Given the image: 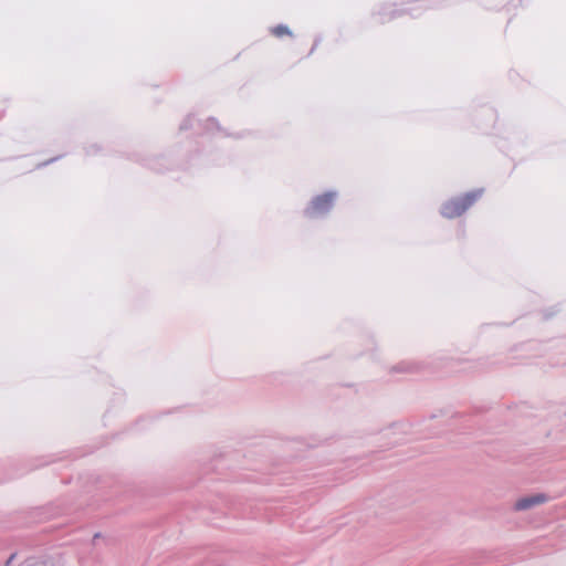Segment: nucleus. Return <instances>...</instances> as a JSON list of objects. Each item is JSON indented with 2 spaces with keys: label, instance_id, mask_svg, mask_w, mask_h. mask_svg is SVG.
Returning <instances> with one entry per match:
<instances>
[{
  "label": "nucleus",
  "instance_id": "nucleus-1",
  "mask_svg": "<svg viewBox=\"0 0 566 566\" xmlns=\"http://www.w3.org/2000/svg\"><path fill=\"white\" fill-rule=\"evenodd\" d=\"M482 193L483 190L478 189L452 198L442 205L440 212L448 219L458 218L472 207L482 197Z\"/></svg>",
  "mask_w": 566,
  "mask_h": 566
},
{
  "label": "nucleus",
  "instance_id": "nucleus-2",
  "mask_svg": "<svg viewBox=\"0 0 566 566\" xmlns=\"http://www.w3.org/2000/svg\"><path fill=\"white\" fill-rule=\"evenodd\" d=\"M334 199L335 195L332 192L317 196L312 200L311 206L307 209V213L311 217H314L318 213L327 212L332 208Z\"/></svg>",
  "mask_w": 566,
  "mask_h": 566
},
{
  "label": "nucleus",
  "instance_id": "nucleus-3",
  "mask_svg": "<svg viewBox=\"0 0 566 566\" xmlns=\"http://www.w3.org/2000/svg\"><path fill=\"white\" fill-rule=\"evenodd\" d=\"M547 501V497L543 494H536L518 500L514 507L517 511L527 510L534 505L542 504Z\"/></svg>",
  "mask_w": 566,
  "mask_h": 566
},
{
  "label": "nucleus",
  "instance_id": "nucleus-4",
  "mask_svg": "<svg viewBox=\"0 0 566 566\" xmlns=\"http://www.w3.org/2000/svg\"><path fill=\"white\" fill-rule=\"evenodd\" d=\"M271 34L276 36V38H283V36H291L292 32L289 29V27L283 25V24H279V25H275V27H273L271 29Z\"/></svg>",
  "mask_w": 566,
  "mask_h": 566
},
{
  "label": "nucleus",
  "instance_id": "nucleus-5",
  "mask_svg": "<svg viewBox=\"0 0 566 566\" xmlns=\"http://www.w3.org/2000/svg\"><path fill=\"white\" fill-rule=\"evenodd\" d=\"M14 554L10 556L9 560H8V564L11 563V560L14 558Z\"/></svg>",
  "mask_w": 566,
  "mask_h": 566
}]
</instances>
